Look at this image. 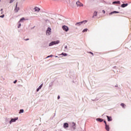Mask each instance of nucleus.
Listing matches in <instances>:
<instances>
[{
  "mask_svg": "<svg viewBox=\"0 0 131 131\" xmlns=\"http://www.w3.org/2000/svg\"><path fill=\"white\" fill-rule=\"evenodd\" d=\"M105 129L107 131H109L110 130V127H109L108 125H107V124L105 125Z\"/></svg>",
  "mask_w": 131,
  "mask_h": 131,
  "instance_id": "obj_9",
  "label": "nucleus"
},
{
  "mask_svg": "<svg viewBox=\"0 0 131 131\" xmlns=\"http://www.w3.org/2000/svg\"><path fill=\"white\" fill-rule=\"evenodd\" d=\"M61 55H62V56H67V54L66 53H62Z\"/></svg>",
  "mask_w": 131,
  "mask_h": 131,
  "instance_id": "obj_20",
  "label": "nucleus"
},
{
  "mask_svg": "<svg viewBox=\"0 0 131 131\" xmlns=\"http://www.w3.org/2000/svg\"><path fill=\"white\" fill-rule=\"evenodd\" d=\"M60 43V41H59V40L52 41L49 43V47L54 46V45H58V43Z\"/></svg>",
  "mask_w": 131,
  "mask_h": 131,
  "instance_id": "obj_1",
  "label": "nucleus"
},
{
  "mask_svg": "<svg viewBox=\"0 0 131 131\" xmlns=\"http://www.w3.org/2000/svg\"><path fill=\"white\" fill-rule=\"evenodd\" d=\"M108 121H112V118L108 116H106Z\"/></svg>",
  "mask_w": 131,
  "mask_h": 131,
  "instance_id": "obj_12",
  "label": "nucleus"
},
{
  "mask_svg": "<svg viewBox=\"0 0 131 131\" xmlns=\"http://www.w3.org/2000/svg\"><path fill=\"white\" fill-rule=\"evenodd\" d=\"M4 17H5V15H4V14L1 15V16H0L1 18H4Z\"/></svg>",
  "mask_w": 131,
  "mask_h": 131,
  "instance_id": "obj_24",
  "label": "nucleus"
},
{
  "mask_svg": "<svg viewBox=\"0 0 131 131\" xmlns=\"http://www.w3.org/2000/svg\"><path fill=\"white\" fill-rule=\"evenodd\" d=\"M102 13H103V14H105V13H106V12L105 11V10H102Z\"/></svg>",
  "mask_w": 131,
  "mask_h": 131,
  "instance_id": "obj_29",
  "label": "nucleus"
},
{
  "mask_svg": "<svg viewBox=\"0 0 131 131\" xmlns=\"http://www.w3.org/2000/svg\"><path fill=\"white\" fill-rule=\"evenodd\" d=\"M118 13H119L118 11H114L110 13L109 15H113V14H118Z\"/></svg>",
  "mask_w": 131,
  "mask_h": 131,
  "instance_id": "obj_10",
  "label": "nucleus"
},
{
  "mask_svg": "<svg viewBox=\"0 0 131 131\" xmlns=\"http://www.w3.org/2000/svg\"><path fill=\"white\" fill-rule=\"evenodd\" d=\"M88 31V29H85L83 30L82 32H86Z\"/></svg>",
  "mask_w": 131,
  "mask_h": 131,
  "instance_id": "obj_21",
  "label": "nucleus"
},
{
  "mask_svg": "<svg viewBox=\"0 0 131 131\" xmlns=\"http://www.w3.org/2000/svg\"><path fill=\"white\" fill-rule=\"evenodd\" d=\"M34 10L35 12H39V11H40V9L38 8V7H35Z\"/></svg>",
  "mask_w": 131,
  "mask_h": 131,
  "instance_id": "obj_13",
  "label": "nucleus"
},
{
  "mask_svg": "<svg viewBox=\"0 0 131 131\" xmlns=\"http://www.w3.org/2000/svg\"><path fill=\"white\" fill-rule=\"evenodd\" d=\"M25 20V18L24 17L21 18L20 20L18 21V23H20V22H23Z\"/></svg>",
  "mask_w": 131,
  "mask_h": 131,
  "instance_id": "obj_14",
  "label": "nucleus"
},
{
  "mask_svg": "<svg viewBox=\"0 0 131 131\" xmlns=\"http://www.w3.org/2000/svg\"><path fill=\"white\" fill-rule=\"evenodd\" d=\"M89 54H91V55H92L93 56H94V53H93V52H90Z\"/></svg>",
  "mask_w": 131,
  "mask_h": 131,
  "instance_id": "obj_27",
  "label": "nucleus"
},
{
  "mask_svg": "<svg viewBox=\"0 0 131 131\" xmlns=\"http://www.w3.org/2000/svg\"><path fill=\"white\" fill-rule=\"evenodd\" d=\"M13 82H14V83H17V80H15Z\"/></svg>",
  "mask_w": 131,
  "mask_h": 131,
  "instance_id": "obj_30",
  "label": "nucleus"
},
{
  "mask_svg": "<svg viewBox=\"0 0 131 131\" xmlns=\"http://www.w3.org/2000/svg\"><path fill=\"white\" fill-rule=\"evenodd\" d=\"M17 6H18V3H16V6H15V11L16 12H18V11H19V7H17Z\"/></svg>",
  "mask_w": 131,
  "mask_h": 131,
  "instance_id": "obj_7",
  "label": "nucleus"
},
{
  "mask_svg": "<svg viewBox=\"0 0 131 131\" xmlns=\"http://www.w3.org/2000/svg\"><path fill=\"white\" fill-rule=\"evenodd\" d=\"M57 99H58V100H59V99H60V96H58L57 97Z\"/></svg>",
  "mask_w": 131,
  "mask_h": 131,
  "instance_id": "obj_33",
  "label": "nucleus"
},
{
  "mask_svg": "<svg viewBox=\"0 0 131 131\" xmlns=\"http://www.w3.org/2000/svg\"><path fill=\"white\" fill-rule=\"evenodd\" d=\"M113 4H117L118 5H120V1H115L113 3Z\"/></svg>",
  "mask_w": 131,
  "mask_h": 131,
  "instance_id": "obj_16",
  "label": "nucleus"
},
{
  "mask_svg": "<svg viewBox=\"0 0 131 131\" xmlns=\"http://www.w3.org/2000/svg\"><path fill=\"white\" fill-rule=\"evenodd\" d=\"M69 125L68 124V123H64V124H63V127L64 128H67V127H69Z\"/></svg>",
  "mask_w": 131,
  "mask_h": 131,
  "instance_id": "obj_8",
  "label": "nucleus"
},
{
  "mask_svg": "<svg viewBox=\"0 0 131 131\" xmlns=\"http://www.w3.org/2000/svg\"><path fill=\"white\" fill-rule=\"evenodd\" d=\"M51 30L52 29H51V28H48V29H47V31H46V34L47 35H50L51 33Z\"/></svg>",
  "mask_w": 131,
  "mask_h": 131,
  "instance_id": "obj_5",
  "label": "nucleus"
},
{
  "mask_svg": "<svg viewBox=\"0 0 131 131\" xmlns=\"http://www.w3.org/2000/svg\"><path fill=\"white\" fill-rule=\"evenodd\" d=\"M50 57H51L52 58V57H54V55H50V56H48L47 57V58H50Z\"/></svg>",
  "mask_w": 131,
  "mask_h": 131,
  "instance_id": "obj_22",
  "label": "nucleus"
},
{
  "mask_svg": "<svg viewBox=\"0 0 131 131\" xmlns=\"http://www.w3.org/2000/svg\"><path fill=\"white\" fill-rule=\"evenodd\" d=\"M75 124H76L75 123L73 122V126H75Z\"/></svg>",
  "mask_w": 131,
  "mask_h": 131,
  "instance_id": "obj_28",
  "label": "nucleus"
},
{
  "mask_svg": "<svg viewBox=\"0 0 131 131\" xmlns=\"http://www.w3.org/2000/svg\"><path fill=\"white\" fill-rule=\"evenodd\" d=\"M25 40H29V38L26 39Z\"/></svg>",
  "mask_w": 131,
  "mask_h": 131,
  "instance_id": "obj_34",
  "label": "nucleus"
},
{
  "mask_svg": "<svg viewBox=\"0 0 131 131\" xmlns=\"http://www.w3.org/2000/svg\"><path fill=\"white\" fill-rule=\"evenodd\" d=\"M76 5H77V7H83V4L81 3H80V1H78L77 2H76Z\"/></svg>",
  "mask_w": 131,
  "mask_h": 131,
  "instance_id": "obj_3",
  "label": "nucleus"
},
{
  "mask_svg": "<svg viewBox=\"0 0 131 131\" xmlns=\"http://www.w3.org/2000/svg\"><path fill=\"white\" fill-rule=\"evenodd\" d=\"M62 28L63 30H64V31H66V32H67L68 31H69V28H68L66 25L62 26Z\"/></svg>",
  "mask_w": 131,
  "mask_h": 131,
  "instance_id": "obj_2",
  "label": "nucleus"
},
{
  "mask_svg": "<svg viewBox=\"0 0 131 131\" xmlns=\"http://www.w3.org/2000/svg\"><path fill=\"white\" fill-rule=\"evenodd\" d=\"M104 123H105V125L107 124V123L106 122V121H104Z\"/></svg>",
  "mask_w": 131,
  "mask_h": 131,
  "instance_id": "obj_31",
  "label": "nucleus"
},
{
  "mask_svg": "<svg viewBox=\"0 0 131 131\" xmlns=\"http://www.w3.org/2000/svg\"><path fill=\"white\" fill-rule=\"evenodd\" d=\"M41 88H42V84H41L39 87L38 89H39L40 90V89H41Z\"/></svg>",
  "mask_w": 131,
  "mask_h": 131,
  "instance_id": "obj_23",
  "label": "nucleus"
},
{
  "mask_svg": "<svg viewBox=\"0 0 131 131\" xmlns=\"http://www.w3.org/2000/svg\"><path fill=\"white\" fill-rule=\"evenodd\" d=\"M14 1H15V0H11L10 2V4H12V3H13L14 2Z\"/></svg>",
  "mask_w": 131,
  "mask_h": 131,
  "instance_id": "obj_25",
  "label": "nucleus"
},
{
  "mask_svg": "<svg viewBox=\"0 0 131 131\" xmlns=\"http://www.w3.org/2000/svg\"><path fill=\"white\" fill-rule=\"evenodd\" d=\"M88 22L87 20H84V21H82L79 23H77L76 24V26H80V25H81V24H82V23H86Z\"/></svg>",
  "mask_w": 131,
  "mask_h": 131,
  "instance_id": "obj_4",
  "label": "nucleus"
},
{
  "mask_svg": "<svg viewBox=\"0 0 131 131\" xmlns=\"http://www.w3.org/2000/svg\"><path fill=\"white\" fill-rule=\"evenodd\" d=\"M97 121H99V122H102L103 119L100 118H97L96 119Z\"/></svg>",
  "mask_w": 131,
  "mask_h": 131,
  "instance_id": "obj_15",
  "label": "nucleus"
},
{
  "mask_svg": "<svg viewBox=\"0 0 131 131\" xmlns=\"http://www.w3.org/2000/svg\"><path fill=\"white\" fill-rule=\"evenodd\" d=\"M17 27L18 28H20L21 27V24H19Z\"/></svg>",
  "mask_w": 131,
  "mask_h": 131,
  "instance_id": "obj_26",
  "label": "nucleus"
},
{
  "mask_svg": "<svg viewBox=\"0 0 131 131\" xmlns=\"http://www.w3.org/2000/svg\"><path fill=\"white\" fill-rule=\"evenodd\" d=\"M58 56H56V58H57Z\"/></svg>",
  "mask_w": 131,
  "mask_h": 131,
  "instance_id": "obj_36",
  "label": "nucleus"
},
{
  "mask_svg": "<svg viewBox=\"0 0 131 131\" xmlns=\"http://www.w3.org/2000/svg\"><path fill=\"white\" fill-rule=\"evenodd\" d=\"M1 11H3V9H1Z\"/></svg>",
  "mask_w": 131,
  "mask_h": 131,
  "instance_id": "obj_35",
  "label": "nucleus"
},
{
  "mask_svg": "<svg viewBox=\"0 0 131 131\" xmlns=\"http://www.w3.org/2000/svg\"><path fill=\"white\" fill-rule=\"evenodd\" d=\"M24 112V110H20L19 111V113H23Z\"/></svg>",
  "mask_w": 131,
  "mask_h": 131,
  "instance_id": "obj_18",
  "label": "nucleus"
},
{
  "mask_svg": "<svg viewBox=\"0 0 131 131\" xmlns=\"http://www.w3.org/2000/svg\"><path fill=\"white\" fill-rule=\"evenodd\" d=\"M121 106H122L123 108H124V107H125V104L124 103H121Z\"/></svg>",
  "mask_w": 131,
  "mask_h": 131,
  "instance_id": "obj_17",
  "label": "nucleus"
},
{
  "mask_svg": "<svg viewBox=\"0 0 131 131\" xmlns=\"http://www.w3.org/2000/svg\"><path fill=\"white\" fill-rule=\"evenodd\" d=\"M16 120H18V117H16L14 119H12L10 121V124H11V123H12V122H15V121H16Z\"/></svg>",
  "mask_w": 131,
  "mask_h": 131,
  "instance_id": "obj_6",
  "label": "nucleus"
},
{
  "mask_svg": "<svg viewBox=\"0 0 131 131\" xmlns=\"http://www.w3.org/2000/svg\"><path fill=\"white\" fill-rule=\"evenodd\" d=\"M128 6V4H123L121 5L122 8H125V7H127Z\"/></svg>",
  "mask_w": 131,
  "mask_h": 131,
  "instance_id": "obj_11",
  "label": "nucleus"
},
{
  "mask_svg": "<svg viewBox=\"0 0 131 131\" xmlns=\"http://www.w3.org/2000/svg\"><path fill=\"white\" fill-rule=\"evenodd\" d=\"M98 14V12H97V11H95L94 13V16H97V14Z\"/></svg>",
  "mask_w": 131,
  "mask_h": 131,
  "instance_id": "obj_19",
  "label": "nucleus"
},
{
  "mask_svg": "<svg viewBox=\"0 0 131 131\" xmlns=\"http://www.w3.org/2000/svg\"><path fill=\"white\" fill-rule=\"evenodd\" d=\"M39 90H40V89H39V88H37V92H38V91H39Z\"/></svg>",
  "mask_w": 131,
  "mask_h": 131,
  "instance_id": "obj_32",
  "label": "nucleus"
}]
</instances>
